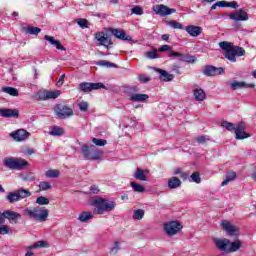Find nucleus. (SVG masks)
<instances>
[{
  "instance_id": "obj_1",
  "label": "nucleus",
  "mask_w": 256,
  "mask_h": 256,
  "mask_svg": "<svg viewBox=\"0 0 256 256\" xmlns=\"http://www.w3.org/2000/svg\"><path fill=\"white\" fill-rule=\"evenodd\" d=\"M220 49L224 51V57L232 63L237 62L236 57L245 56V49L243 47L236 46L235 44L227 41H222L219 44Z\"/></svg>"
},
{
  "instance_id": "obj_2",
  "label": "nucleus",
  "mask_w": 256,
  "mask_h": 256,
  "mask_svg": "<svg viewBox=\"0 0 256 256\" xmlns=\"http://www.w3.org/2000/svg\"><path fill=\"white\" fill-rule=\"evenodd\" d=\"M92 205L95 207L94 213H96V215H103V213L113 211L117 203H115V201H109L107 198L97 196L92 200Z\"/></svg>"
},
{
  "instance_id": "obj_3",
  "label": "nucleus",
  "mask_w": 256,
  "mask_h": 256,
  "mask_svg": "<svg viewBox=\"0 0 256 256\" xmlns=\"http://www.w3.org/2000/svg\"><path fill=\"white\" fill-rule=\"evenodd\" d=\"M214 243L217 249H219V251H223L224 253H235L241 249L242 245V242L239 239L231 242V240L227 238H215Z\"/></svg>"
},
{
  "instance_id": "obj_4",
  "label": "nucleus",
  "mask_w": 256,
  "mask_h": 256,
  "mask_svg": "<svg viewBox=\"0 0 256 256\" xmlns=\"http://www.w3.org/2000/svg\"><path fill=\"white\" fill-rule=\"evenodd\" d=\"M5 219H8V221L14 225H17V223H19V219H21V214L9 210L3 213L0 212V235L9 234V226L4 225Z\"/></svg>"
},
{
  "instance_id": "obj_5",
  "label": "nucleus",
  "mask_w": 256,
  "mask_h": 256,
  "mask_svg": "<svg viewBox=\"0 0 256 256\" xmlns=\"http://www.w3.org/2000/svg\"><path fill=\"white\" fill-rule=\"evenodd\" d=\"M24 213L28 215L30 219H34V221H39L40 223H45L49 218V210L43 207L26 208Z\"/></svg>"
},
{
  "instance_id": "obj_6",
  "label": "nucleus",
  "mask_w": 256,
  "mask_h": 256,
  "mask_svg": "<svg viewBox=\"0 0 256 256\" xmlns=\"http://www.w3.org/2000/svg\"><path fill=\"white\" fill-rule=\"evenodd\" d=\"M81 151L84 159L88 161H97L103 156V151L97 149L95 145H91L90 147L88 145H83Z\"/></svg>"
},
{
  "instance_id": "obj_7",
  "label": "nucleus",
  "mask_w": 256,
  "mask_h": 256,
  "mask_svg": "<svg viewBox=\"0 0 256 256\" xmlns=\"http://www.w3.org/2000/svg\"><path fill=\"white\" fill-rule=\"evenodd\" d=\"M3 165L8 169H12L14 171H21L23 167H27V165H29V162H27V160L23 158L6 157L3 160Z\"/></svg>"
},
{
  "instance_id": "obj_8",
  "label": "nucleus",
  "mask_w": 256,
  "mask_h": 256,
  "mask_svg": "<svg viewBox=\"0 0 256 256\" xmlns=\"http://www.w3.org/2000/svg\"><path fill=\"white\" fill-rule=\"evenodd\" d=\"M27 197H31V191L21 188L14 192H9L6 199L10 203H17L20 199H27Z\"/></svg>"
},
{
  "instance_id": "obj_9",
  "label": "nucleus",
  "mask_w": 256,
  "mask_h": 256,
  "mask_svg": "<svg viewBox=\"0 0 256 256\" xmlns=\"http://www.w3.org/2000/svg\"><path fill=\"white\" fill-rule=\"evenodd\" d=\"M97 89H107V86L101 82H82L78 86V91H82L83 93H91V91H97Z\"/></svg>"
},
{
  "instance_id": "obj_10",
  "label": "nucleus",
  "mask_w": 256,
  "mask_h": 256,
  "mask_svg": "<svg viewBox=\"0 0 256 256\" xmlns=\"http://www.w3.org/2000/svg\"><path fill=\"white\" fill-rule=\"evenodd\" d=\"M183 229V225L179 223L178 221H170L167 223H164V232L168 237H173L174 235H177L179 231Z\"/></svg>"
},
{
  "instance_id": "obj_11",
  "label": "nucleus",
  "mask_w": 256,
  "mask_h": 256,
  "mask_svg": "<svg viewBox=\"0 0 256 256\" xmlns=\"http://www.w3.org/2000/svg\"><path fill=\"white\" fill-rule=\"evenodd\" d=\"M55 113L58 119H68V117L73 115V109L69 106L59 104L56 106Z\"/></svg>"
},
{
  "instance_id": "obj_12",
  "label": "nucleus",
  "mask_w": 256,
  "mask_h": 256,
  "mask_svg": "<svg viewBox=\"0 0 256 256\" xmlns=\"http://www.w3.org/2000/svg\"><path fill=\"white\" fill-rule=\"evenodd\" d=\"M95 39L98 41V45L105 47L106 49H111V45H113V41H111V37H108L105 32H98L95 34Z\"/></svg>"
},
{
  "instance_id": "obj_13",
  "label": "nucleus",
  "mask_w": 256,
  "mask_h": 256,
  "mask_svg": "<svg viewBox=\"0 0 256 256\" xmlns=\"http://www.w3.org/2000/svg\"><path fill=\"white\" fill-rule=\"evenodd\" d=\"M221 227H223L229 237H239V227L231 224V222L223 220Z\"/></svg>"
},
{
  "instance_id": "obj_14",
  "label": "nucleus",
  "mask_w": 256,
  "mask_h": 256,
  "mask_svg": "<svg viewBox=\"0 0 256 256\" xmlns=\"http://www.w3.org/2000/svg\"><path fill=\"white\" fill-rule=\"evenodd\" d=\"M203 75L206 77H215L217 75H223L225 69L223 67H215L213 65H206L203 69Z\"/></svg>"
},
{
  "instance_id": "obj_15",
  "label": "nucleus",
  "mask_w": 256,
  "mask_h": 256,
  "mask_svg": "<svg viewBox=\"0 0 256 256\" xmlns=\"http://www.w3.org/2000/svg\"><path fill=\"white\" fill-rule=\"evenodd\" d=\"M153 11L156 13V15H160V17H167V15H172V13H177V10L175 8H169L163 4L156 5L153 8Z\"/></svg>"
},
{
  "instance_id": "obj_16",
  "label": "nucleus",
  "mask_w": 256,
  "mask_h": 256,
  "mask_svg": "<svg viewBox=\"0 0 256 256\" xmlns=\"http://www.w3.org/2000/svg\"><path fill=\"white\" fill-rule=\"evenodd\" d=\"M229 19L232 21H249V14L243 9H240L234 13L228 15Z\"/></svg>"
},
{
  "instance_id": "obj_17",
  "label": "nucleus",
  "mask_w": 256,
  "mask_h": 256,
  "mask_svg": "<svg viewBox=\"0 0 256 256\" xmlns=\"http://www.w3.org/2000/svg\"><path fill=\"white\" fill-rule=\"evenodd\" d=\"M10 135H11L12 139H14V141L21 142V141H25L26 139H29V135H31V134H29V132H27V130L19 129V130L12 132Z\"/></svg>"
},
{
  "instance_id": "obj_18",
  "label": "nucleus",
  "mask_w": 256,
  "mask_h": 256,
  "mask_svg": "<svg viewBox=\"0 0 256 256\" xmlns=\"http://www.w3.org/2000/svg\"><path fill=\"white\" fill-rule=\"evenodd\" d=\"M251 135L245 132V124L240 123L236 126V131H235V139L237 140H243V139H249Z\"/></svg>"
},
{
  "instance_id": "obj_19",
  "label": "nucleus",
  "mask_w": 256,
  "mask_h": 256,
  "mask_svg": "<svg viewBox=\"0 0 256 256\" xmlns=\"http://www.w3.org/2000/svg\"><path fill=\"white\" fill-rule=\"evenodd\" d=\"M185 31L190 37H199L203 33V28L201 26L189 25L185 27Z\"/></svg>"
},
{
  "instance_id": "obj_20",
  "label": "nucleus",
  "mask_w": 256,
  "mask_h": 256,
  "mask_svg": "<svg viewBox=\"0 0 256 256\" xmlns=\"http://www.w3.org/2000/svg\"><path fill=\"white\" fill-rule=\"evenodd\" d=\"M0 117H4L5 119H9V118L17 119V117H19V110H17V109H0Z\"/></svg>"
},
{
  "instance_id": "obj_21",
  "label": "nucleus",
  "mask_w": 256,
  "mask_h": 256,
  "mask_svg": "<svg viewBox=\"0 0 256 256\" xmlns=\"http://www.w3.org/2000/svg\"><path fill=\"white\" fill-rule=\"evenodd\" d=\"M154 71L160 74L159 79L160 81L169 82L173 81L175 76L173 74H169L166 70L154 68Z\"/></svg>"
},
{
  "instance_id": "obj_22",
  "label": "nucleus",
  "mask_w": 256,
  "mask_h": 256,
  "mask_svg": "<svg viewBox=\"0 0 256 256\" xmlns=\"http://www.w3.org/2000/svg\"><path fill=\"white\" fill-rule=\"evenodd\" d=\"M44 39L45 41H48L50 45L56 47V49H58L59 51H67V49L63 45H61V42L59 40H56L55 37L45 35Z\"/></svg>"
},
{
  "instance_id": "obj_23",
  "label": "nucleus",
  "mask_w": 256,
  "mask_h": 256,
  "mask_svg": "<svg viewBox=\"0 0 256 256\" xmlns=\"http://www.w3.org/2000/svg\"><path fill=\"white\" fill-rule=\"evenodd\" d=\"M111 33L114 35V37H116V39H121V41H131V36H127L125 30L112 29Z\"/></svg>"
},
{
  "instance_id": "obj_24",
  "label": "nucleus",
  "mask_w": 256,
  "mask_h": 256,
  "mask_svg": "<svg viewBox=\"0 0 256 256\" xmlns=\"http://www.w3.org/2000/svg\"><path fill=\"white\" fill-rule=\"evenodd\" d=\"M230 87L233 91H237V89H253L255 88V84H247L246 82H238L234 81L230 84Z\"/></svg>"
},
{
  "instance_id": "obj_25",
  "label": "nucleus",
  "mask_w": 256,
  "mask_h": 256,
  "mask_svg": "<svg viewBox=\"0 0 256 256\" xmlns=\"http://www.w3.org/2000/svg\"><path fill=\"white\" fill-rule=\"evenodd\" d=\"M148 173L149 169L137 168L134 173V179H137V181H147Z\"/></svg>"
},
{
  "instance_id": "obj_26",
  "label": "nucleus",
  "mask_w": 256,
  "mask_h": 256,
  "mask_svg": "<svg viewBox=\"0 0 256 256\" xmlns=\"http://www.w3.org/2000/svg\"><path fill=\"white\" fill-rule=\"evenodd\" d=\"M149 99V95L147 94H139L135 93L130 96V101H133L134 103H143Z\"/></svg>"
},
{
  "instance_id": "obj_27",
  "label": "nucleus",
  "mask_w": 256,
  "mask_h": 256,
  "mask_svg": "<svg viewBox=\"0 0 256 256\" xmlns=\"http://www.w3.org/2000/svg\"><path fill=\"white\" fill-rule=\"evenodd\" d=\"M193 95L196 101H205V99H207V94L201 88H196L193 91Z\"/></svg>"
},
{
  "instance_id": "obj_28",
  "label": "nucleus",
  "mask_w": 256,
  "mask_h": 256,
  "mask_svg": "<svg viewBox=\"0 0 256 256\" xmlns=\"http://www.w3.org/2000/svg\"><path fill=\"white\" fill-rule=\"evenodd\" d=\"M2 93H6L11 97H19V90L17 88H13L11 86H4L1 88Z\"/></svg>"
},
{
  "instance_id": "obj_29",
  "label": "nucleus",
  "mask_w": 256,
  "mask_h": 256,
  "mask_svg": "<svg viewBox=\"0 0 256 256\" xmlns=\"http://www.w3.org/2000/svg\"><path fill=\"white\" fill-rule=\"evenodd\" d=\"M49 135H52V137H61V135H65V130L59 126H54L49 132Z\"/></svg>"
},
{
  "instance_id": "obj_30",
  "label": "nucleus",
  "mask_w": 256,
  "mask_h": 256,
  "mask_svg": "<svg viewBox=\"0 0 256 256\" xmlns=\"http://www.w3.org/2000/svg\"><path fill=\"white\" fill-rule=\"evenodd\" d=\"M181 185V180L177 177H172L168 180L169 189H177Z\"/></svg>"
},
{
  "instance_id": "obj_31",
  "label": "nucleus",
  "mask_w": 256,
  "mask_h": 256,
  "mask_svg": "<svg viewBox=\"0 0 256 256\" xmlns=\"http://www.w3.org/2000/svg\"><path fill=\"white\" fill-rule=\"evenodd\" d=\"M235 179H237V173L235 172H228L226 175V179L222 182V187H225V185H228L229 183H231V181H235Z\"/></svg>"
},
{
  "instance_id": "obj_32",
  "label": "nucleus",
  "mask_w": 256,
  "mask_h": 256,
  "mask_svg": "<svg viewBox=\"0 0 256 256\" xmlns=\"http://www.w3.org/2000/svg\"><path fill=\"white\" fill-rule=\"evenodd\" d=\"M60 175H61V172L55 169H50L45 172V177H47L48 179H57L58 177H60Z\"/></svg>"
},
{
  "instance_id": "obj_33",
  "label": "nucleus",
  "mask_w": 256,
  "mask_h": 256,
  "mask_svg": "<svg viewBox=\"0 0 256 256\" xmlns=\"http://www.w3.org/2000/svg\"><path fill=\"white\" fill-rule=\"evenodd\" d=\"M24 30L27 35H39L41 32V28L35 26H28L27 28H24Z\"/></svg>"
},
{
  "instance_id": "obj_34",
  "label": "nucleus",
  "mask_w": 256,
  "mask_h": 256,
  "mask_svg": "<svg viewBox=\"0 0 256 256\" xmlns=\"http://www.w3.org/2000/svg\"><path fill=\"white\" fill-rule=\"evenodd\" d=\"M89 219H93V214L91 212H82L78 217V220L81 221V223H87Z\"/></svg>"
},
{
  "instance_id": "obj_35",
  "label": "nucleus",
  "mask_w": 256,
  "mask_h": 256,
  "mask_svg": "<svg viewBox=\"0 0 256 256\" xmlns=\"http://www.w3.org/2000/svg\"><path fill=\"white\" fill-rule=\"evenodd\" d=\"M130 186L132 187L133 191H135V193H145V186L139 183L131 182Z\"/></svg>"
},
{
  "instance_id": "obj_36",
  "label": "nucleus",
  "mask_w": 256,
  "mask_h": 256,
  "mask_svg": "<svg viewBox=\"0 0 256 256\" xmlns=\"http://www.w3.org/2000/svg\"><path fill=\"white\" fill-rule=\"evenodd\" d=\"M143 217H145V210H143V209L135 210L134 214L132 216L134 221H141V219H143Z\"/></svg>"
},
{
  "instance_id": "obj_37",
  "label": "nucleus",
  "mask_w": 256,
  "mask_h": 256,
  "mask_svg": "<svg viewBox=\"0 0 256 256\" xmlns=\"http://www.w3.org/2000/svg\"><path fill=\"white\" fill-rule=\"evenodd\" d=\"M96 65H98L99 67H107V68H117V64L113 63V62H109L106 60H100L96 62Z\"/></svg>"
},
{
  "instance_id": "obj_38",
  "label": "nucleus",
  "mask_w": 256,
  "mask_h": 256,
  "mask_svg": "<svg viewBox=\"0 0 256 256\" xmlns=\"http://www.w3.org/2000/svg\"><path fill=\"white\" fill-rule=\"evenodd\" d=\"M59 95H61V92L59 90L49 91L45 94L44 99H57Z\"/></svg>"
},
{
  "instance_id": "obj_39",
  "label": "nucleus",
  "mask_w": 256,
  "mask_h": 256,
  "mask_svg": "<svg viewBox=\"0 0 256 256\" xmlns=\"http://www.w3.org/2000/svg\"><path fill=\"white\" fill-rule=\"evenodd\" d=\"M41 247H49V243L47 241H38L34 245L29 246L28 249H39Z\"/></svg>"
},
{
  "instance_id": "obj_40",
  "label": "nucleus",
  "mask_w": 256,
  "mask_h": 256,
  "mask_svg": "<svg viewBox=\"0 0 256 256\" xmlns=\"http://www.w3.org/2000/svg\"><path fill=\"white\" fill-rule=\"evenodd\" d=\"M181 61H184L185 63H196L197 62V58L195 56L183 55L182 54Z\"/></svg>"
},
{
  "instance_id": "obj_41",
  "label": "nucleus",
  "mask_w": 256,
  "mask_h": 256,
  "mask_svg": "<svg viewBox=\"0 0 256 256\" xmlns=\"http://www.w3.org/2000/svg\"><path fill=\"white\" fill-rule=\"evenodd\" d=\"M222 127H224L225 129H227V131H237V127H235V124L230 123L228 121H224L222 123Z\"/></svg>"
},
{
  "instance_id": "obj_42",
  "label": "nucleus",
  "mask_w": 256,
  "mask_h": 256,
  "mask_svg": "<svg viewBox=\"0 0 256 256\" xmlns=\"http://www.w3.org/2000/svg\"><path fill=\"white\" fill-rule=\"evenodd\" d=\"M51 183L47 182V181H42L39 183V189L40 191H49V189H51Z\"/></svg>"
},
{
  "instance_id": "obj_43",
  "label": "nucleus",
  "mask_w": 256,
  "mask_h": 256,
  "mask_svg": "<svg viewBox=\"0 0 256 256\" xmlns=\"http://www.w3.org/2000/svg\"><path fill=\"white\" fill-rule=\"evenodd\" d=\"M121 251V247L119 246V241L114 242V246L110 249L111 255H117Z\"/></svg>"
},
{
  "instance_id": "obj_44",
  "label": "nucleus",
  "mask_w": 256,
  "mask_h": 256,
  "mask_svg": "<svg viewBox=\"0 0 256 256\" xmlns=\"http://www.w3.org/2000/svg\"><path fill=\"white\" fill-rule=\"evenodd\" d=\"M37 205H49V198L40 196L36 199Z\"/></svg>"
},
{
  "instance_id": "obj_45",
  "label": "nucleus",
  "mask_w": 256,
  "mask_h": 256,
  "mask_svg": "<svg viewBox=\"0 0 256 256\" xmlns=\"http://www.w3.org/2000/svg\"><path fill=\"white\" fill-rule=\"evenodd\" d=\"M145 57L147 59H159V54H157V50L146 52Z\"/></svg>"
},
{
  "instance_id": "obj_46",
  "label": "nucleus",
  "mask_w": 256,
  "mask_h": 256,
  "mask_svg": "<svg viewBox=\"0 0 256 256\" xmlns=\"http://www.w3.org/2000/svg\"><path fill=\"white\" fill-rule=\"evenodd\" d=\"M92 143H94L98 147H105V145H107V140L93 138Z\"/></svg>"
},
{
  "instance_id": "obj_47",
  "label": "nucleus",
  "mask_w": 256,
  "mask_h": 256,
  "mask_svg": "<svg viewBox=\"0 0 256 256\" xmlns=\"http://www.w3.org/2000/svg\"><path fill=\"white\" fill-rule=\"evenodd\" d=\"M168 25L170 27H172L173 29H183V24H181L175 20L169 21Z\"/></svg>"
},
{
  "instance_id": "obj_48",
  "label": "nucleus",
  "mask_w": 256,
  "mask_h": 256,
  "mask_svg": "<svg viewBox=\"0 0 256 256\" xmlns=\"http://www.w3.org/2000/svg\"><path fill=\"white\" fill-rule=\"evenodd\" d=\"M77 23L82 29H87V27H89V22L87 21V19L80 18L77 20Z\"/></svg>"
},
{
  "instance_id": "obj_49",
  "label": "nucleus",
  "mask_w": 256,
  "mask_h": 256,
  "mask_svg": "<svg viewBox=\"0 0 256 256\" xmlns=\"http://www.w3.org/2000/svg\"><path fill=\"white\" fill-rule=\"evenodd\" d=\"M78 107L80 109V111H82L83 113L87 112L89 110V103L83 101V102H80L78 104Z\"/></svg>"
},
{
  "instance_id": "obj_50",
  "label": "nucleus",
  "mask_w": 256,
  "mask_h": 256,
  "mask_svg": "<svg viewBox=\"0 0 256 256\" xmlns=\"http://www.w3.org/2000/svg\"><path fill=\"white\" fill-rule=\"evenodd\" d=\"M190 178L194 183H201V176L199 175V172H193Z\"/></svg>"
},
{
  "instance_id": "obj_51",
  "label": "nucleus",
  "mask_w": 256,
  "mask_h": 256,
  "mask_svg": "<svg viewBox=\"0 0 256 256\" xmlns=\"http://www.w3.org/2000/svg\"><path fill=\"white\" fill-rule=\"evenodd\" d=\"M131 14L132 15H143V8H141V6H136L131 9Z\"/></svg>"
},
{
  "instance_id": "obj_52",
  "label": "nucleus",
  "mask_w": 256,
  "mask_h": 256,
  "mask_svg": "<svg viewBox=\"0 0 256 256\" xmlns=\"http://www.w3.org/2000/svg\"><path fill=\"white\" fill-rule=\"evenodd\" d=\"M169 57H177L181 61V59H183V53L170 51Z\"/></svg>"
},
{
  "instance_id": "obj_53",
  "label": "nucleus",
  "mask_w": 256,
  "mask_h": 256,
  "mask_svg": "<svg viewBox=\"0 0 256 256\" xmlns=\"http://www.w3.org/2000/svg\"><path fill=\"white\" fill-rule=\"evenodd\" d=\"M138 80L141 82V83H149V81H151V78L149 76H145V75H140L138 77Z\"/></svg>"
},
{
  "instance_id": "obj_54",
  "label": "nucleus",
  "mask_w": 256,
  "mask_h": 256,
  "mask_svg": "<svg viewBox=\"0 0 256 256\" xmlns=\"http://www.w3.org/2000/svg\"><path fill=\"white\" fill-rule=\"evenodd\" d=\"M90 191H91V193H93V195H97L99 193V191H101V190L99 189V186L92 185V186H90Z\"/></svg>"
},
{
  "instance_id": "obj_55",
  "label": "nucleus",
  "mask_w": 256,
  "mask_h": 256,
  "mask_svg": "<svg viewBox=\"0 0 256 256\" xmlns=\"http://www.w3.org/2000/svg\"><path fill=\"white\" fill-rule=\"evenodd\" d=\"M159 53H165V51H171V46L169 45H162L159 49H158Z\"/></svg>"
},
{
  "instance_id": "obj_56",
  "label": "nucleus",
  "mask_w": 256,
  "mask_h": 256,
  "mask_svg": "<svg viewBox=\"0 0 256 256\" xmlns=\"http://www.w3.org/2000/svg\"><path fill=\"white\" fill-rule=\"evenodd\" d=\"M197 142L198 143H205L206 141H209V137H206V136H199L198 138H196Z\"/></svg>"
},
{
  "instance_id": "obj_57",
  "label": "nucleus",
  "mask_w": 256,
  "mask_h": 256,
  "mask_svg": "<svg viewBox=\"0 0 256 256\" xmlns=\"http://www.w3.org/2000/svg\"><path fill=\"white\" fill-rule=\"evenodd\" d=\"M227 7H230L231 9H237L239 5L237 4V2L232 1V2H228Z\"/></svg>"
},
{
  "instance_id": "obj_58",
  "label": "nucleus",
  "mask_w": 256,
  "mask_h": 256,
  "mask_svg": "<svg viewBox=\"0 0 256 256\" xmlns=\"http://www.w3.org/2000/svg\"><path fill=\"white\" fill-rule=\"evenodd\" d=\"M63 83H65V74H62L59 78V80L57 81L58 85H63Z\"/></svg>"
},
{
  "instance_id": "obj_59",
  "label": "nucleus",
  "mask_w": 256,
  "mask_h": 256,
  "mask_svg": "<svg viewBox=\"0 0 256 256\" xmlns=\"http://www.w3.org/2000/svg\"><path fill=\"white\" fill-rule=\"evenodd\" d=\"M216 5H218V7H227L228 2L227 1H218V2H216Z\"/></svg>"
},
{
  "instance_id": "obj_60",
  "label": "nucleus",
  "mask_w": 256,
  "mask_h": 256,
  "mask_svg": "<svg viewBox=\"0 0 256 256\" xmlns=\"http://www.w3.org/2000/svg\"><path fill=\"white\" fill-rule=\"evenodd\" d=\"M25 153H26V155H34L35 149H26Z\"/></svg>"
},
{
  "instance_id": "obj_61",
  "label": "nucleus",
  "mask_w": 256,
  "mask_h": 256,
  "mask_svg": "<svg viewBox=\"0 0 256 256\" xmlns=\"http://www.w3.org/2000/svg\"><path fill=\"white\" fill-rule=\"evenodd\" d=\"M173 71H175L177 75H181V70L179 69V66H173Z\"/></svg>"
},
{
  "instance_id": "obj_62",
  "label": "nucleus",
  "mask_w": 256,
  "mask_h": 256,
  "mask_svg": "<svg viewBox=\"0 0 256 256\" xmlns=\"http://www.w3.org/2000/svg\"><path fill=\"white\" fill-rule=\"evenodd\" d=\"M251 178L253 179V181H256V167L254 168Z\"/></svg>"
},
{
  "instance_id": "obj_63",
  "label": "nucleus",
  "mask_w": 256,
  "mask_h": 256,
  "mask_svg": "<svg viewBox=\"0 0 256 256\" xmlns=\"http://www.w3.org/2000/svg\"><path fill=\"white\" fill-rule=\"evenodd\" d=\"M161 38L163 41H169V34H164Z\"/></svg>"
},
{
  "instance_id": "obj_64",
  "label": "nucleus",
  "mask_w": 256,
  "mask_h": 256,
  "mask_svg": "<svg viewBox=\"0 0 256 256\" xmlns=\"http://www.w3.org/2000/svg\"><path fill=\"white\" fill-rule=\"evenodd\" d=\"M25 256H35V254H33V252H31V251H28V252L25 254Z\"/></svg>"
}]
</instances>
